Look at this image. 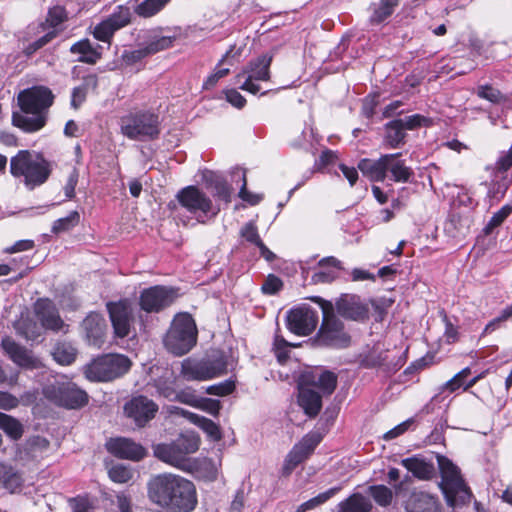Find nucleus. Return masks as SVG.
<instances>
[{"instance_id": "1", "label": "nucleus", "mask_w": 512, "mask_h": 512, "mask_svg": "<svg viewBox=\"0 0 512 512\" xmlns=\"http://www.w3.org/2000/svg\"><path fill=\"white\" fill-rule=\"evenodd\" d=\"M147 494L153 504L170 512H192L198 504L194 483L171 473L152 477L147 484Z\"/></svg>"}, {"instance_id": "2", "label": "nucleus", "mask_w": 512, "mask_h": 512, "mask_svg": "<svg viewBox=\"0 0 512 512\" xmlns=\"http://www.w3.org/2000/svg\"><path fill=\"white\" fill-rule=\"evenodd\" d=\"M51 89L36 85L21 90L17 95L20 111L12 112V125L25 133H35L43 129L48 121L49 109L54 103Z\"/></svg>"}, {"instance_id": "3", "label": "nucleus", "mask_w": 512, "mask_h": 512, "mask_svg": "<svg viewBox=\"0 0 512 512\" xmlns=\"http://www.w3.org/2000/svg\"><path fill=\"white\" fill-rule=\"evenodd\" d=\"M120 132L133 141H154L160 137L159 114L151 109H136L120 117Z\"/></svg>"}, {"instance_id": "4", "label": "nucleus", "mask_w": 512, "mask_h": 512, "mask_svg": "<svg viewBox=\"0 0 512 512\" xmlns=\"http://www.w3.org/2000/svg\"><path fill=\"white\" fill-rule=\"evenodd\" d=\"M51 172L52 165L42 153L20 150L10 159L11 175L15 178L23 177L25 184L32 188L45 183Z\"/></svg>"}, {"instance_id": "5", "label": "nucleus", "mask_w": 512, "mask_h": 512, "mask_svg": "<svg viewBox=\"0 0 512 512\" xmlns=\"http://www.w3.org/2000/svg\"><path fill=\"white\" fill-rule=\"evenodd\" d=\"M198 330L192 315L179 313L164 337V346L175 356L187 354L197 343Z\"/></svg>"}, {"instance_id": "6", "label": "nucleus", "mask_w": 512, "mask_h": 512, "mask_svg": "<svg viewBox=\"0 0 512 512\" xmlns=\"http://www.w3.org/2000/svg\"><path fill=\"white\" fill-rule=\"evenodd\" d=\"M200 439L195 435L181 434L171 443H159L153 446L154 456L160 461L181 470L190 466L188 455L199 449Z\"/></svg>"}, {"instance_id": "7", "label": "nucleus", "mask_w": 512, "mask_h": 512, "mask_svg": "<svg viewBox=\"0 0 512 512\" xmlns=\"http://www.w3.org/2000/svg\"><path fill=\"white\" fill-rule=\"evenodd\" d=\"M131 366V360L123 354H103L84 367V375L92 382H109L128 373Z\"/></svg>"}, {"instance_id": "8", "label": "nucleus", "mask_w": 512, "mask_h": 512, "mask_svg": "<svg viewBox=\"0 0 512 512\" xmlns=\"http://www.w3.org/2000/svg\"><path fill=\"white\" fill-rule=\"evenodd\" d=\"M177 203L193 215H197L198 223L205 224L207 220L215 218L220 207L214 205L211 198L198 186L189 185L180 189L176 194Z\"/></svg>"}, {"instance_id": "9", "label": "nucleus", "mask_w": 512, "mask_h": 512, "mask_svg": "<svg viewBox=\"0 0 512 512\" xmlns=\"http://www.w3.org/2000/svg\"><path fill=\"white\" fill-rule=\"evenodd\" d=\"M438 465L442 477L441 488L447 500L452 505L467 504L472 493L465 484L460 470L445 456H437Z\"/></svg>"}, {"instance_id": "10", "label": "nucleus", "mask_w": 512, "mask_h": 512, "mask_svg": "<svg viewBox=\"0 0 512 512\" xmlns=\"http://www.w3.org/2000/svg\"><path fill=\"white\" fill-rule=\"evenodd\" d=\"M227 366L226 355L217 352L212 358L201 361L185 359L181 365V375L187 381H205L225 374Z\"/></svg>"}, {"instance_id": "11", "label": "nucleus", "mask_w": 512, "mask_h": 512, "mask_svg": "<svg viewBox=\"0 0 512 512\" xmlns=\"http://www.w3.org/2000/svg\"><path fill=\"white\" fill-rule=\"evenodd\" d=\"M351 344V336L345 331L344 323L334 314L330 301L322 299V346L347 348Z\"/></svg>"}, {"instance_id": "12", "label": "nucleus", "mask_w": 512, "mask_h": 512, "mask_svg": "<svg viewBox=\"0 0 512 512\" xmlns=\"http://www.w3.org/2000/svg\"><path fill=\"white\" fill-rule=\"evenodd\" d=\"M297 403L309 418L320 413V374L304 371L297 381Z\"/></svg>"}, {"instance_id": "13", "label": "nucleus", "mask_w": 512, "mask_h": 512, "mask_svg": "<svg viewBox=\"0 0 512 512\" xmlns=\"http://www.w3.org/2000/svg\"><path fill=\"white\" fill-rule=\"evenodd\" d=\"M178 297L179 288L154 285L140 292L139 306L146 313H159L171 306Z\"/></svg>"}, {"instance_id": "14", "label": "nucleus", "mask_w": 512, "mask_h": 512, "mask_svg": "<svg viewBox=\"0 0 512 512\" xmlns=\"http://www.w3.org/2000/svg\"><path fill=\"white\" fill-rule=\"evenodd\" d=\"M158 411L159 405L145 395L133 396L123 406L124 415L138 428L146 427Z\"/></svg>"}, {"instance_id": "15", "label": "nucleus", "mask_w": 512, "mask_h": 512, "mask_svg": "<svg viewBox=\"0 0 512 512\" xmlns=\"http://www.w3.org/2000/svg\"><path fill=\"white\" fill-rule=\"evenodd\" d=\"M285 321L287 329L294 335L308 336L316 329L318 315L309 305L301 304L287 311Z\"/></svg>"}, {"instance_id": "16", "label": "nucleus", "mask_w": 512, "mask_h": 512, "mask_svg": "<svg viewBox=\"0 0 512 512\" xmlns=\"http://www.w3.org/2000/svg\"><path fill=\"white\" fill-rule=\"evenodd\" d=\"M319 443V431H312L306 434L287 454L281 469V476H290L297 466L314 452Z\"/></svg>"}, {"instance_id": "17", "label": "nucleus", "mask_w": 512, "mask_h": 512, "mask_svg": "<svg viewBox=\"0 0 512 512\" xmlns=\"http://www.w3.org/2000/svg\"><path fill=\"white\" fill-rule=\"evenodd\" d=\"M114 334L117 338H125L131 332L134 322L133 308L129 299L123 298L118 301L106 303Z\"/></svg>"}, {"instance_id": "18", "label": "nucleus", "mask_w": 512, "mask_h": 512, "mask_svg": "<svg viewBox=\"0 0 512 512\" xmlns=\"http://www.w3.org/2000/svg\"><path fill=\"white\" fill-rule=\"evenodd\" d=\"M512 168V144L508 151L502 152L494 166L487 167L491 171V186L489 194L496 198H502L509 189L512 180L508 172Z\"/></svg>"}, {"instance_id": "19", "label": "nucleus", "mask_w": 512, "mask_h": 512, "mask_svg": "<svg viewBox=\"0 0 512 512\" xmlns=\"http://www.w3.org/2000/svg\"><path fill=\"white\" fill-rule=\"evenodd\" d=\"M49 397L58 405L68 409H79L88 403L89 397L86 391L76 384L67 382L54 386Z\"/></svg>"}, {"instance_id": "20", "label": "nucleus", "mask_w": 512, "mask_h": 512, "mask_svg": "<svg viewBox=\"0 0 512 512\" xmlns=\"http://www.w3.org/2000/svg\"><path fill=\"white\" fill-rule=\"evenodd\" d=\"M34 312L42 327L55 333H67L69 325L60 316L55 303L49 298H39L34 304Z\"/></svg>"}, {"instance_id": "21", "label": "nucleus", "mask_w": 512, "mask_h": 512, "mask_svg": "<svg viewBox=\"0 0 512 512\" xmlns=\"http://www.w3.org/2000/svg\"><path fill=\"white\" fill-rule=\"evenodd\" d=\"M339 315L345 319L365 322L369 319V307L356 294H342L335 303Z\"/></svg>"}, {"instance_id": "22", "label": "nucleus", "mask_w": 512, "mask_h": 512, "mask_svg": "<svg viewBox=\"0 0 512 512\" xmlns=\"http://www.w3.org/2000/svg\"><path fill=\"white\" fill-rule=\"evenodd\" d=\"M106 449L116 458L131 461H140L147 455L146 449L141 444L125 437L111 438L106 443Z\"/></svg>"}, {"instance_id": "23", "label": "nucleus", "mask_w": 512, "mask_h": 512, "mask_svg": "<svg viewBox=\"0 0 512 512\" xmlns=\"http://www.w3.org/2000/svg\"><path fill=\"white\" fill-rule=\"evenodd\" d=\"M85 338L90 346L101 348L106 340L107 323L102 314L90 312L82 321Z\"/></svg>"}, {"instance_id": "24", "label": "nucleus", "mask_w": 512, "mask_h": 512, "mask_svg": "<svg viewBox=\"0 0 512 512\" xmlns=\"http://www.w3.org/2000/svg\"><path fill=\"white\" fill-rule=\"evenodd\" d=\"M1 347L9 359L19 367L27 369L37 368L38 360L33 357L26 347L17 343L12 337H3Z\"/></svg>"}, {"instance_id": "25", "label": "nucleus", "mask_w": 512, "mask_h": 512, "mask_svg": "<svg viewBox=\"0 0 512 512\" xmlns=\"http://www.w3.org/2000/svg\"><path fill=\"white\" fill-rule=\"evenodd\" d=\"M338 169L342 171L345 178L349 181L350 185L353 186L358 179V172L354 167H348L344 165L338 157L336 151L329 149H322V174H338Z\"/></svg>"}, {"instance_id": "26", "label": "nucleus", "mask_w": 512, "mask_h": 512, "mask_svg": "<svg viewBox=\"0 0 512 512\" xmlns=\"http://www.w3.org/2000/svg\"><path fill=\"white\" fill-rule=\"evenodd\" d=\"M102 46H93L88 38L73 43L69 49L73 55H79L77 61L88 65H95L102 58Z\"/></svg>"}, {"instance_id": "27", "label": "nucleus", "mask_w": 512, "mask_h": 512, "mask_svg": "<svg viewBox=\"0 0 512 512\" xmlns=\"http://www.w3.org/2000/svg\"><path fill=\"white\" fill-rule=\"evenodd\" d=\"M273 56L274 55L271 53L259 55L257 58L251 60L237 77L240 78L245 74H250L251 78H254L256 81H269L270 66L273 61Z\"/></svg>"}, {"instance_id": "28", "label": "nucleus", "mask_w": 512, "mask_h": 512, "mask_svg": "<svg viewBox=\"0 0 512 512\" xmlns=\"http://www.w3.org/2000/svg\"><path fill=\"white\" fill-rule=\"evenodd\" d=\"M389 160L387 155H382L378 160L368 158L361 159L358 163V169L364 176L371 181L382 182L386 178V161Z\"/></svg>"}, {"instance_id": "29", "label": "nucleus", "mask_w": 512, "mask_h": 512, "mask_svg": "<svg viewBox=\"0 0 512 512\" xmlns=\"http://www.w3.org/2000/svg\"><path fill=\"white\" fill-rule=\"evenodd\" d=\"M401 465L420 480H429L435 473L434 465L418 456L402 459Z\"/></svg>"}, {"instance_id": "30", "label": "nucleus", "mask_w": 512, "mask_h": 512, "mask_svg": "<svg viewBox=\"0 0 512 512\" xmlns=\"http://www.w3.org/2000/svg\"><path fill=\"white\" fill-rule=\"evenodd\" d=\"M406 132L401 120H392L384 126L383 143L385 147L395 149L405 144Z\"/></svg>"}, {"instance_id": "31", "label": "nucleus", "mask_w": 512, "mask_h": 512, "mask_svg": "<svg viewBox=\"0 0 512 512\" xmlns=\"http://www.w3.org/2000/svg\"><path fill=\"white\" fill-rule=\"evenodd\" d=\"M408 512H439V504L433 496L424 492H413L408 500Z\"/></svg>"}, {"instance_id": "32", "label": "nucleus", "mask_w": 512, "mask_h": 512, "mask_svg": "<svg viewBox=\"0 0 512 512\" xmlns=\"http://www.w3.org/2000/svg\"><path fill=\"white\" fill-rule=\"evenodd\" d=\"M0 483L10 493L20 492L23 487L22 474L9 464L0 462Z\"/></svg>"}, {"instance_id": "33", "label": "nucleus", "mask_w": 512, "mask_h": 512, "mask_svg": "<svg viewBox=\"0 0 512 512\" xmlns=\"http://www.w3.org/2000/svg\"><path fill=\"white\" fill-rule=\"evenodd\" d=\"M389 157V160L386 161V173L389 171L391 173L392 180L395 182H408L413 172L411 168L407 167L404 161L399 160V153L395 154H386Z\"/></svg>"}, {"instance_id": "34", "label": "nucleus", "mask_w": 512, "mask_h": 512, "mask_svg": "<svg viewBox=\"0 0 512 512\" xmlns=\"http://www.w3.org/2000/svg\"><path fill=\"white\" fill-rule=\"evenodd\" d=\"M98 87V77L96 74H89L83 77L82 83L74 87L71 94V106L78 109L86 100L88 91L96 90Z\"/></svg>"}, {"instance_id": "35", "label": "nucleus", "mask_w": 512, "mask_h": 512, "mask_svg": "<svg viewBox=\"0 0 512 512\" xmlns=\"http://www.w3.org/2000/svg\"><path fill=\"white\" fill-rule=\"evenodd\" d=\"M78 351L72 343L58 341L52 350L53 359L62 366H68L75 362Z\"/></svg>"}, {"instance_id": "36", "label": "nucleus", "mask_w": 512, "mask_h": 512, "mask_svg": "<svg viewBox=\"0 0 512 512\" xmlns=\"http://www.w3.org/2000/svg\"><path fill=\"white\" fill-rule=\"evenodd\" d=\"M338 512H370L372 504L365 496L355 493L338 504Z\"/></svg>"}, {"instance_id": "37", "label": "nucleus", "mask_w": 512, "mask_h": 512, "mask_svg": "<svg viewBox=\"0 0 512 512\" xmlns=\"http://www.w3.org/2000/svg\"><path fill=\"white\" fill-rule=\"evenodd\" d=\"M0 429L13 441L20 440L24 434L23 424L17 418L3 412H0Z\"/></svg>"}, {"instance_id": "38", "label": "nucleus", "mask_w": 512, "mask_h": 512, "mask_svg": "<svg viewBox=\"0 0 512 512\" xmlns=\"http://www.w3.org/2000/svg\"><path fill=\"white\" fill-rule=\"evenodd\" d=\"M69 15L68 11L64 6L55 5L48 9L45 21L40 24L42 30H46L51 28L52 30H56V28L68 21Z\"/></svg>"}, {"instance_id": "39", "label": "nucleus", "mask_w": 512, "mask_h": 512, "mask_svg": "<svg viewBox=\"0 0 512 512\" xmlns=\"http://www.w3.org/2000/svg\"><path fill=\"white\" fill-rule=\"evenodd\" d=\"M399 0H379L373 3V13L370 21L373 24H379L392 15L394 9L398 6Z\"/></svg>"}, {"instance_id": "40", "label": "nucleus", "mask_w": 512, "mask_h": 512, "mask_svg": "<svg viewBox=\"0 0 512 512\" xmlns=\"http://www.w3.org/2000/svg\"><path fill=\"white\" fill-rule=\"evenodd\" d=\"M190 420L192 423L202 429L212 440H221L222 433L220 427L211 419L198 414L190 413Z\"/></svg>"}, {"instance_id": "41", "label": "nucleus", "mask_w": 512, "mask_h": 512, "mask_svg": "<svg viewBox=\"0 0 512 512\" xmlns=\"http://www.w3.org/2000/svg\"><path fill=\"white\" fill-rule=\"evenodd\" d=\"M170 0H144L137 4L134 12L141 18H151L157 15Z\"/></svg>"}, {"instance_id": "42", "label": "nucleus", "mask_w": 512, "mask_h": 512, "mask_svg": "<svg viewBox=\"0 0 512 512\" xmlns=\"http://www.w3.org/2000/svg\"><path fill=\"white\" fill-rule=\"evenodd\" d=\"M132 12L129 7L125 5H118L112 14L106 19L114 27L116 31L128 26L132 23Z\"/></svg>"}, {"instance_id": "43", "label": "nucleus", "mask_w": 512, "mask_h": 512, "mask_svg": "<svg viewBox=\"0 0 512 512\" xmlns=\"http://www.w3.org/2000/svg\"><path fill=\"white\" fill-rule=\"evenodd\" d=\"M290 347H296L295 344L288 342L282 335L276 334L272 345V351L280 365H285L290 358Z\"/></svg>"}, {"instance_id": "44", "label": "nucleus", "mask_w": 512, "mask_h": 512, "mask_svg": "<svg viewBox=\"0 0 512 512\" xmlns=\"http://www.w3.org/2000/svg\"><path fill=\"white\" fill-rule=\"evenodd\" d=\"M210 184L214 191L213 196L216 199L226 204L231 202L232 187L223 177L213 175Z\"/></svg>"}, {"instance_id": "45", "label": "nucleus", "mask_w": 512, "mask_h": 512, "mask_svg": "<svg viewBox=\"0 0 512 512\" xmlns=\"http://www.w3.org/2000/svg\"><path fill=\"white\" fill-rule=\"evenodd\" d=\"M80 223V214L78 211L74 210L69 212V214L63 218H59L53 222L52 225V233L60 234L63 232H68L76 227Z\"/></svg>"}, {"instance_id": "46", "label": "nucleus", "mask_w": 512, "mask_h": 512, "mask_svg": "<svg viewBox=\"0 0 512 512\" xmlns=\"http://www.w3.org/2000/svg\"><path fill=\"white\" fill-rule=\"evenodd\" d=\"M341 270L340 261L334 257L322 258V282H330L335 279Z\"/></svg>"}, {"instance_id": "47", "label": "nucleus", "mask_w": 512, "mask_h": 512, "mask_svg": "<svg viewBox=\"0 0 512 512\" xmlns=\"http://www.w3.org/2000/svg\"><path fill=\"white\" fill-rule=\"evenodd\" d=\"M175 37L161 36L149 41L144 48L147 56L169 49L173 46Z\"/></svg>"}, {"instance_id": "48", "label": "nucleus", "mask_w": 512, "mask_h": 512, "mask_svg": "<svg viewBox=\"0 0 512 512\" xmlns=\"http://www.w3.org/2000/svg\"><path fill=\"white\" fill-rule=\"evenodd\" d=\"M471 374V369L469 367H466L462 369L460 372L455 374L450 380L445 382L442 387L441 391H448L450 393L455 392L456 390L460 389L461 387L464 388L466 385V379Z\"/></svg>"}, {"instance_id": "49", "label": "nucleus", "mask_w": 512, "mask_h": 512, "mask_svg": "<svg viewBox=\"0 0 512 512\" xmlns=\"http://www.w3.org/2000/svg\"><path fill=\"white\" fill-rule=\"evenodd\" d=\"M370 495L380 506H388L393 499V492L385 485H373L369 487Z\"/></svg>"}, {"instance_id": "50", "label": "nucleus", "mask_w": 512, "mask_h": 512, "mask_svg": "<svg viewBox=\"0 0 512 512\" xmlns=\"http://www.w3.org/2000/svg\"><path fill=\"white\" fill-rule=\"evenodd\" d=\"M153 387L156 389L159 396L168 399L169 401H173L176 394L173 380L159 377L153 380Z\"/></svg>"}, {"instance_id": "51", "label": "nucleus", "mask_w": 512, "mask_h": 512, "mask_svg": "<svg viewBox=\"0 0 512 512\" xmlns=\"http://www.w3.org/2000/svg\"><path fill=\"white\" fill-rule=\"evenodd\" d=\"M235 46H231L229 50L223 55L221 60L218 62L217 67L214 71V74L219 78V80L225 76H227L230 72V68H222L223 64H227L228 66H233L236 62L235 57L240 56L241 51L237 50L234 52Z\"/></svg>"}, {"instance_id": "52", "label": "nucleus", "mask_w": 512, "mask_h": 512, "mask_svg": "<svg viewBox=\"0 0 512 512\" xmlns=\"http://www.w3.org/2000/svg\"><path fill=\"white\" fill-rule=\"evenodd\" d=\"M115 32L110 22L104 19L94 27L92 34L96 40L110 44Z\"/></svg>"}, {"instance_id": "53", "label": "nucleus", "mask_w": 512, "mask_h": 512, "mask_svg": "<svg viewBox=\"0 0 512 512\" xmlns=\"http://www.w3.org/2000/svg\"><path fill=\"white\" fill-rule=\"evenodd\" d=\"M57 30H51L48 31L46 34L35 40L34 42L29 43L23 50V53L25 56L30 57L34 53H36L38 50L46 46L48 43H50L53 39H55L58 36Z\"/></svg>"}, {"instance_id": "54", "label": "nucleus", "mask_w": 512, "mask_h": 512, "mask_svg": "<svg viewBox=\"0 0 512 512\" xmlns=\"http://www.w3.org/2000/svg\"><path fill=\"white\" fill-rule=\"evenodd\" d=\"M511 213L512 204H506L494 213L484 228L485 234H490L496 227L500 226Z\"/></svg>"}, {"instance_id": "55", "label": "nucleus", "mask_w": 512, "mask_h": 512, "mask_svg": "<svg viewBox=\"0 0 512 512\" xmlns=\"http://www.w3.org/2000/svg\"><path fill=\"white\" fill-rule=\"evenodd\" d=\"M236 389V382L232 379H227L223 382L210 385L206 388V393L215 396H228L232 394Z\"/></svg>"}, {"instance_id": "56", "label": "nucleus", "mask_w": 512, "mask_h": 512, "mask_svg": "<svg viewBox=\"0 0 512 512\" xmlns=\"http://www.w3.org/2000/svg\"><path fill=\"white\" fill-rule=\"evenodd\" d=\"M108 475H109V478L113 482L119 483V484L127 483L133 477V473H132L131 469H129L128 467H126L122 464H117V465L112 466L108 470Z\"/></svg>"}, {"instance_id": "57", "label": "nucleus", "mask_w": 512, "mask_h": 512, "mask_svg": "<svg viewBox=\"0 0 512 512\" xmlns=\"http://www.w3.org/2000/svg\"><path fill=\"white\" fill-rule=\"evenodd\" d=\"M282 289L283 281L274 274H268L261 286V292L264 295H276Z\"/></svg>"}, {"instance_id": "58", "label": "nucleus", "mask_w": 512, "mask_h": 512, "mask_svg": "<svg viewBox=\"0 0 512 512\" xmlns=\"http://www.w3.org/2000/svg\"><path fill=\"white\" fill-rule=\"evenodd\" d=\"M68 503L73 512H92L94 510V505L88 495L69 498Z\"/></svg>"}, {"instance_id": "59", "label": "nucleus", "mask_w": 512, "mask_h": 512, "mask_svg": "<svg viewBox=\"0 0 512 512\" xmlns=\"http://www.w3.org/2000/svg\"><path fill=\"white\" fill-rule=\"evenodd\" d=\"M477 95L480 98L486 99L492 103H500L504 100L502 93L498 89L489 85L479 86Z\"/></svg>"}, {"instance_id": "60", "label": "nucleus", "mask_w": 512, "mask_h": 512, "mask_svg": "<svg viewBox=\"0 0 512 512\" xmlns=\"http://www.w3.org/2000/svg\"><path fill=\"white\" fill-rule=\"evenodd\" d=\"M199 399L200 398H198L193 389L185 388L180 391H176L173 401H177L192 407H197Z\"/></svg>"}, {"instance_id": "61", "label": "nucleus", "mask_w": 512, "mask_h": 512, "mask_svg": "<svg viewBox=\"0 0 512 512\" xmlns=\"http://www.w3.org/2000/svg\"><path fill=\"white\" fill-rule=\"evenodd\" d=\"M337 386V375L331 371H322V397L331 395Z\"/></svg>"}, {"instance_id": "62", "label": "nucleus", "mask_w": 512, "mask_h": 512, "mask_svg": "<svg viewBox=\"0 0 512 512\" xmlns=\"http://www.w3.org/2000/svg\"><path fill=\"white\" fill-rule=\"evenodd\" d=\"M146 57L147 55L145 53L144 48L136 50H125L121 55L123 63L127 66H133Z\"/></svg>"}, {"instance_id": "63", "label": "nucleus", "mask_w": 512, "mask_h": 512, "mask_svg": "<svg viewBox=\"0 0 512 512\" xmlns=\"http://www.w3.org/2000/svg\"><path fill=\"white\" fill-rule=\"evenodd\" d=\"M196 408H200L213 416H218L221 409V402L212 398H200Z\"/></svg>"}, {"instance_id": "64", "label": "nucleus", "mask_w": 512, "mask_h": 512, "mask_svg": "<svg viewBox=\"0 0 512 512\" xmlns=\"http://www.w3.org/2000/svg\"><path fill=\"white\" fill-rule=\"evenodd\" d=\"M400 120L402 121L405 130H413L421 126H427L429 124V120L420 114L407 116Z\"/></svg>"}]
</instances>
